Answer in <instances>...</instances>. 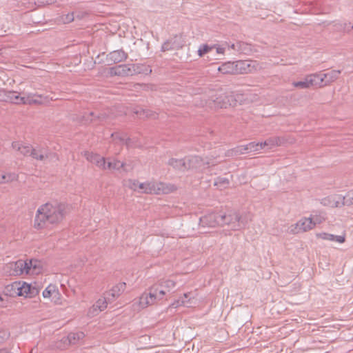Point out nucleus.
Masks as SVG:
<instances>
[{"label": "nucleus", "mask_w": 353, "mask_h": 353, "mask_svg": "<svg viewBox=\"0 0 353 353\" xmlns=\"http://www.w3.org/2000/svg\"><path fill=\"white\" fill-rule=\"evenodd\" d=\"M126 287L125 283H120L114 285L110 291L106 292L105 294L109 301L112 302L116 298L119 297L123 292H124Z\"/></svg>", "instance_id": "nucleus-19"}, {"label": "nucleus", "mask_w": 353, "mask_h": 353, "mask_svg": "<svg viewBox=\"0 0 353 353\" xmlns=\"http://www.w3.org/2000/svg\"><path fill=\"white\" fill-rule=\"evenodd\" d=\"M151 294H154V300L155 303L158 300H161L163 296L165 294V290L162 289V287L159 286L157 283L153 285L149 290Z\"/></svg>", "instance_id": "nucleus-28"}, {"label": "nucleus", "mask_w": 353, "mask_h": 353, "mask_svg": "<svg viewBox=\"0 0 353 353\" xmlns=\"http://www.w3.org/2000/svg\"><path fill=\"white\" fill-rule=\"evenodd\" d=\"M56 2V0H37L35 3H37L39 6H48L54 4Z\"/></svg>", "instance_id": "nucleus-46"}, {"label": "nucleus", "mask_w": 353, "mask_h": 353, "mask_svg": "<svg viewBox=\"0 0 353 353\" xmlns=\"http://www.w3.org/2000/svg\"><path fill=\"white\" fill-rule=\"evenodd\" d=\"M143 116H145L146 117L156 119L157 118V114L151 112L150 110H143L142 111Z\"/></svg>", "instance_id": "nucleus-47"}, {"label": "nucleus", "mask_w": 353, "mask_h": 353, "mask_svg": "<svg viewBox=\"0 0 353 353\" xmlns=\"http://www.w3.org/2000/svg\"><path fill=\"white\" fill-rule=\"evenodd\" d=\"M314 228V223L310 218L303 217L295 224L290 226L289 230L291 234H299L305 232Z\"/></svg>", "instance_id": "nucleus-8"}, {"label": "nucleus", "mask_w": 353, "mask_h": 353, "mask_svg": "<svg viewBox=\"0 0 353 353\" xmlns=\"http://www.w3.org/2000/svg\"><path fill=\"white\" fill-rule=\"evenodd\" d=\"M114 141L119 145H126L128 147L130 146V139L127 138L125 134H121L119 133L112 134Z\"/></svg>", "instance_id": "nucleus-32"}, {"label": "nucleus", "mask_w": 353, "mask_h": 353, "mask_svg": "<svg viewBox=\"0 0 353 353\" xmlns=\"http://www.w3.org/2000/svg\"><path fill=\"white\" fill-rule=\"evenodd\" d=\"M37 261L18 260L15 262H10L5 265L3 271L10 276H18L23 274H34Z\"/></svg>", "instance_id": "nucleus-3"}, {"label": "nucleus", "mask_w": 353, "mask_h": 353, "mask_svg": "<svg viewBox=\"0 0 353 353\" xmlns=\"http://www.w3.org/2000/svg\"><path fill=\"white\" fill-rule=\"evenodd\" d=\"M340 74V70H331L327 73H322L325 85H329L336 81L339 78Z\"/></svg>", "instance_id": "nucleus-29"}, {"label": "nucleus", "mask_w": 353, "mask_h": 353, "mask_svg": "<svg viewBox=\"0 0 353 353\" xmlns=\"http://www.w3.org/2000/svg\"><path fill=\"white\" fill-rule=\"evenodd\" d=\"M19 282H13L11 284L7 285L3 290V293L6 296H19V293H21V291H19Z\"/></svg>", "instance_id": "nucleus-20"}, {"label": "nucleus", "mask_w": 353, "mask_h": 353, "mask_svg": "<svg viewBox=\"0 0 353 353\" xmlns=\"http://www.w3.org/2000/svg\"><path fill=\"white\" fill-rule=\"evenodd\" d=\"M332 206L333 207V206H334V205H332ZM334 206H335V207H337V206H338V205H337V204H335V205H334Z\"/></svg>", "instance_id": "nucleus-57"}, {"label": "nucleus", "mask_w": 353, "mask_h": 353, "mask_svg": "<svg viewBox=\"0 0 353 353\" xmlns=\"http://www.w3.org/2000/svg\"><path fill=\"white\" fill-rule=\"evenodd\" d=\"M105 117H106V114H101V116H99V115H96L94 112H90L87 117L83 116V118L85 120V123H88L92 122L97 118L100 120H103Z\"/></svg>", "instance_id": "nucleus-38"}, {"label": "nucleus", "mask_w": 353, "mask_h": 353, "mask_svg": "<svg viewBox=\"0 0 353 353\" xmlns=\"http://www.w3.org/2000/svg\"><path fill=\"white\" fill-rule=\"evenodd\" d=\"M220 225H229L234 231H238L245 227L251 219L248 215H240L235 211L220 212Z\"/></svg>", "instance_id": "nucleus-2"}, {"label": "nucleus", "mask_w": 353, "mask_h": 353, "mask_svg": "<svg viewBox=\"0 0 353 353\" xmlns=\"http://www.w3.org/2000/svg\"><path fill=\"white\" fill-rule=\"evenodd\" d=\"M3 298L0 296V306H2V307L4 306V305L3 303Z\"/></svg>", "instance_id": "nucleus-54"}, {"label": "nucleus", "mask_w": 353, "mask_h": 353, "mask_svg": "<svg viewBox=\"0 0 353 353\" xmlns=\"http://www.w3.org/2000/svg\"><path fill=\"white\" fill-rule=\"evenodd\" d=\"M218 70L224 74H236V61L235 62H225L221 65L218 68Z\"/></svg>", "instance_id": "nucleus-24"}, {"label": "nucleus", "mask_w": 353, "mask_h": 353, "mask_svg": "<svg viewBox=\"0 0 353 353\" xmlns=\"http://www.w3.org/2000/svg\"><path fill=\"white\" fill-rule=\"evenodd\" d=\"M250 50V45L244 42L239 41V48H237V51L247 54Z\"/></svg>", "instance_id": "nucleus-41"}, {"label": "nucleus", "mask_w": 353, "mask_h": 353, "mask_svg": "<svg viewBox=\"0 0 353 353\" xmlns=\"http://www.w3.org/2000/svg\"><path fill=\"white\" fill-rule=\"evenodd\" d=\"M154 294L150 292L148 293H143L138 299H134L132 307L134 311L139 312L148 306L155 303L154 300Z\"/></svg>", "instance_id": "nucleus-10"}, {"label": "nucleus", "mask_w": 353, "mask_h": 353, "mask_svg": "<svg viewBox=\"0 0 353 353\" xmlns=\"http://www.w3.org/2000/svg\"><path fill=\"white\" fill-rule=\"evenodd\" d=\"M109 59L114 63H119L125 61L128 55L123 50H114L108 54Z\"/></svg>", "instance_id": "nucleus-27"}, {"label": "nucleus", "mask_w": 353, "mask_h": 353, "mask_svg": "<svg viewBox=\"0 0 353 353\" xmlns=\"http://www.w3.org/2000/svg\"><path fill=\"white\" fill-rule=\"evenodd\" d=\"M12 148L19 152L20 154L23 156H28L30 154L31 146L29 145H25L19 141H14L12 143Z\"/></svg>", "instance_id": "nucleus-25"}, {"label": "nucleus", "mask_w": 353, "mask_h": 353, "mask_svg": "<svg viewBox=\"0 0 353 353\" xmlns=\"http://www.w3.org/2000/svg\"><path fill=\"white\" fill-rule=\"evenodd\" d=\"M85 334L82 332H70L67 336L63 337L61 341L65 346L76 345L83 339Z\"/></svg>", "instance_id": "nucleus-18"}, {"label": "nucleus", "mask_w": 353, "mask_h": 353, "mask_svg": "<svg viewBox=\"0 0 353 353\" xmlns=\"http://www.w3.org/2000/svg\"><path fill=\"white\" fill-rule=\"evenodd\" d=\"M220 212L208 214L200 218V225L202 227L214 228L220 225Z\"/></svg>", "instance_id": "nucleus-13"}, {"label": "nucleus", "mask_w": 353, "mask_h": 353, "mask_svg": "<svg viewBox=\"0 0 353 353\" xmlns=\"http://www.w3.org/2000/svg\"><path fill=\"white\" fill-rule=\"evenodd\" d=\"M248 152L245 145H239L234 148L229 150L225 153L227 157H234Z\"/></svg>", "instance_id": "nucleus-31"}, {"label": "nucleus", "mask_w": 353, "mask_h": 353, "mask_svg": "<svg viewBox=\"0 0 353 353\" xmlns=\"http://www.w3.org/2000/svg\"><path fill=\"white\" fill-rule=\"evenodd\" d=\"M288 140L285 137H272L265 141L261 142V145H263V148L267 147L268 150H271L275 147L283 145Z\"/></svg>", "instance_id": "nucleus-16"}, {"label": "nucleus", "mask_w": 353, "mask_h": 353, "mask_svg": "<svg viewBox=\"0 0 353 353\" xmlns=\"http://www.w3.org/2000/svg\"><path fill=\"white\" fill-rule=\"evenodd\" d=\"M68 211V205L65 203H46L38 208L34 227L37 229H42L49 225L57 224L63 220Z\"/></svg>", "instance_id": "nucleus-1"}, {"label": "nucleus", "mask_w": 353, "mask_h": 353, "mask_svg": "<svg viewBox=\"0 0 353 353\" xmlns=\"http://www.w3.org/2000/svg\"><path fill=\"white\" fill-rule=\"evenodd\" d=\"M212 48L213 47H210L208 45H203L199 48L198 50V54L199 57H203L204 54L209 52Z\"/></svg>", "instance_id": "nucleus-44"}, {"label": "nucleus", "mask_w": 353, "mask_h": 353, "mask_svg": "<svg viewBox=\"0 0 353 353\" xmlns=\"http://www.w3.org/2000/svg\"><path fill=\"white\" fill-rule=\"evenodd\" d=\"M349 26L351 28H353V24H352L351 23H345V26Z\"/></svg>", "instance_id": "nucleus-55"}, {"label": "nucleus", "mask_w": 353, "mask_h": 353, "mask_svg": "<svg viewBox=\"0 0 353 353\" xmlns=\"http://www.w3.org/2000/svg\"><path fill=\"white\" fill-rule=\"evenodd\" d=\"M141 183H139L138 181H136V180H132V179H129L128 181H127V183H126V185L133 190L134 191H137L139 192V185Z\"/></svg>", "instance_id": "nucleus-43"}, {"label": "nucleus", "mask_w": 353, "mask_h": 353, "mask_svg": "<svg viewBox=\"0 0 353 353\" xmlns=\"http://www.w3.org/2000/svg\"><path fill=\"white\" fill-rule=\"evenodd\" d=\"M139 192L144 194H168L176 190V187L171 183L163 182L148 181L139 185Z\"/></svg>", "instance_id": "nucleus-5"}, {"label": "nucleus", "mask_w": 353, "mask_h": 353, "mask_svg": "<svg viewBox=\"0 0 353 353\" xmlns=\"http://www.w3.org/2000/svg\"><path fill=\"white\" fill-rule=\"evenodd\" d=\"M157 284L162 287V289L165 290V294L170 292L175 287V282L171 279H165L159 281Z\"/></svg>", "instance_id": "nucleus-35"}, {"label": "nucleus", "mask_w": 353, "mask_h": 353, "mask_svg": "<svg viewBox=\"0 0 353 353\" xmlns=\"http://www.w3.org/2000/svg\"><path fill=\"white\" fill-rule=\"evenodd\" d=\"M7 176H8V174L0 175V183H6Z\"/></svg>", "instance_id": "nucleus-50"}, {"label": "nucleus", "mask_w": 353, "mask_h": 353, "mask_svg": "<svg viewBox=\"0 0 353 353\" xmlns=\"http://www.w3.org/2000/svg\"><path fill=\"white\" fill-rule=\"evenodd\" d=\"M345 23H344L343 24L337 25L336 28L338 30H343V31L347 32H349L351 30L353 29V28H351L349 26H345Z\"/></svg>", "instance_id": "nucleus-49"}, {"label": "nucleus", "mask_w": 353, "mask_h": 353, "mask_svg": "<svg viewBox=\"0 0 353 353\" xmlns=\"http://www.w3.org/2000/svg\"><path fill=\"white\" fill-rule=\"evenodd\" d=\"M110 303H111V301H109V299H107L106 295L104 294V296L99 299L93 305L92 310L93 311L98 312L103 311L107 307L108 304Z\"/></svg>", "instance_id": "nucleus-30"}, {"label": "nucleus", "mask_w": 353, "mask_h": 353, "mask_svg": "<svg viewBox=\"0 0 353 353\" xmlns=\"http://www.w3.org/2000/svg\"><path fill=\"white\" fill-rule=\"evenodd\" d=\"M230 47V48L237 51V48H239V42L232 44Z\"/></svg>", "instance_id": "nucleus-52"}, {"label": "nucleus", "mask_w": 353, "mask_h": 353, "mask_svg": "<svg viewBox=\"0 0 353 353\" xmlns=\"http://www.w3.org/2000/svg\"><path fill=\"white\" fill-rule=\"evenodd\" d=\"M246 148L248 152H258L260 150L263 149V145H261V142H250L246 145Z\"/></svg>", "instance_id": "nucleus-39"}, {"label": "nucleus", "mask_w": 353, "mask_h": 353, "mask_svg": "<svg viewBox=\"0 0 353 353\" xmlns=\"http://www.w3.org/2000/svg\"><path fill=\"white\" fill-rule=\"evenodd\" d=\"M52 100V98L47 95L40 94L38 93H26L24 94L23 105H43Z\"/></svg>", "instance_id": "nucleus-9"}, {"label": "nucleus", "mask_w": 353, "mask_h": 353, "mask_svg": "<svg viewBox=\"0 0 353 353\" xmlns=\"http://www.w3.org/2000/svg\"><path fill=\"white\" fill-rule=\"evenodd\" d=\"M225 52V48H222V47H217L216 48V52L218 54H223Z\"/></svg>", "instance_id": "nucleus-51"}, {"label": "nucleus", "mask_w": 353, "mask_h": 353, "mask_svg": "<svg viewBox=\"0 0 353 353\" xmlns=\"http://www.w3.org/2000/svg\"><path fill=\"white\" fill-rule=\"evenodd\" d=\"M30 155L32 157V158L40 161H43L48 158L47 150L43 148H32L31 147Z\"/></svg>", "instance_id": "nucleus-26"}, {"label": "nucleus", "mask_w": 353, "mask_h": 353, "mask_svg": "<svg viewBox=\"0 0 353 353\" xmlns=\"http://www.w3.org/2000/svg\"><path fill=\"white\" fill-rule=\"evenodd\" d=\"M0 101L17 105H23L24 95L21 97L16 91L1 90L0 91Z\"/></svg>", "instance_id": "nucleus-11"}, {"label": "nucleus", "mask_w": 353, "mask_h": 353, "mask_svg": "<svg viewBox=\"0 0 353 353\" xmlns=\"http://www.w3.org/2000/svg\"><path fill=\"white\" fill-rule=\"evenodd\" d=\"M348 196L352 200L353 202V191L348 193Z\"/></svg>", "instance_id": "nucleus-53"}, {"label": "nucleus", "mask_w": 353, "mask_h": 353, "mask_svg": "<svg viewBox=\"0 0 353 353\" xmlns=\"http://www.w3.org/2000/svg\"><path fill=\"white\" fill-rule=\"evenodd\" d=\"M229 185V181L225 178L219 177L214 182V185L220 188H225Z\"/></svg>", "instance_id": "nucleus-40"}, {"label": "nucleus", "mask_w": 353, "mask_h": 353, "mask_svg": "<svg viewBox=\"0 0 353 353\" xmlns=\"http://www.w3.org/2000/svg\"><path fill=\"white\" fill-rule=\"evenodd\" d=\"M263 68L261 63L257 61L240 60L236 61V74L252 73Z\"/></svg>", "instance_id": "nucleus-6"}, {"label": "nucleus", "mask_w": 353, "mask_h": 353, "mask_svg": "<svg viewBox=\"0 0 353 353\" xmlns=\"http://www.w3.org/2000/svg\"><path fill=\"white\" fill-rule=\"evenodd\" d=\"M243 95L232 92H223L221 90L216 92L211 97L215 108H227L229 106H234L241 101Z\"/></svg>", "instance_id": "nucleus-4"}, {"label": "nucleus", "mask_w": 353, "mask_h": 353, "mask_svg": "<svg viewBox=\"0 0 353 353\" xmlns=\"http://www.w3.org/2000/svg\"><path fill=\"white\" fill-rule=\"evenodd\" d=\"M51 296H59L60 294L55 285H49L43 292L44 298H50Z\"/></svg>", "instance_id": "nucleus-33"}, {"label": "nucleus", "mask_w": 353, "mask_h": 353, "mask_svg": "<svg viewBox=\"0 0 353 353\" xmlns=\"http://www.w3.org/2000/svg\"><path fill=\"white\" fill-rule=\"evenodd\" d=\"M312 222L314 223V228L317 224L321 223L323 221L325 220V217L321 214H314L312 217H310Z\"/></svg>", "instance_id": "nucleus-42"}, {"label": "nucleus", "mask_w": 353, "mask_h": 353, "mask_svg": "<svg viewBox=\"0 0 353 353\" xmlns=\"http://www.w3.org/2000/svg\"><path fill=\"white\" fill-rule=\"evenodd\" d=\"M125 168V163L118 160L108 161L106 163V167L103 169L105 170H119Z\"/></svg>", "instance_id": "nucleus-34"}, {"label": "nucleus", "mask_w": 353, "mask_h": 353, "mask_svg": "<svg viewBox=\"0 0 353 353\" xmlns=\"http://www.w3.org/2000/svg\"><path fill=\"white\" fill-rule=\"evenodd\" d=\"M74 19V13L73 12H71V13H68L64 16L62 17L61 18V21L64 23H69L72 21H73Z\"/></svg>", "instance_id": "nucleus-45"}, {"label": "nucleus", "mask_w": 353, "mask_h": 353, "mask_svg": "<svg viewBox=\"0 0 353 353\" xmlns=\"http://www.w3.org/2000/svg\"><path fill=\"white\" fill-rule=\"evenodd\" d=\"M216 162H213L209 159H203L198 156H191L187 157L188 170L195 169L203 171L204 169L210 165H216Z\"/></svg>", "instance_id": "nucleus-7"}, {"label": "nucleus", "mask_w": 353, "mask_h": 353, "mask_svg": "<svg viewBox=\"0 0 353 353\" xmlns=\"http://www.w3.org/2000/svg\"><path fill=\"white\" fill-rule=\"evenodd\" d=\"M292 85L294 87L301 89H307L311 87L307 75L304 78L303 81H294L292 83Z\"/></svg>", "instance_id": "nucleus-37"}, {"label": "nucleus", "mask_w": 353, "mask_h": 353, "mask_svg": "<svg viewBox=\"0 0 353 353\" xmlns=\"http://www.w3.org/2000/svg\"><path fill=\"white\" fill-rule=\"evenodd\" d=\"M19 291H21V293H19V296L32 297L37 295L39 292V289L37 287L26 282L21 283L19 281Z\"/></svg>", "instance_id": "nucleus-17"}, {"label": "nucleus", "mask_w": 353, "mask_h": 353, "mask_svg": "<svg viewBox=\"0 0 353 353\" xmlns=\"http://www.w3.org/2000/svg\"><path fill=\"white\" fill-rule=\"evenodd\" d=\"M176 39V37H175L174 39L168 40L167 41L163 43V44L162 45V47H161L162 51L165 52V51L181 48V46L180 45H176L175 43Z\"/></svg>", "instance_id": "nucleus-36"}, {"label": "nucleus", "mask_w": 353, "mask_h": 353, "mask_svg": "<svg viewBox=\"0 0 353 353\" xmlns=\"http://www.w3.org/2000/svg\"><path fill=\"white\" fill-rule=\"evenodd\" d=\"M168 163L169 165L172 166L176 170L181 171H185L188 170L187 157L181 159L172 158L168 161Z\"/></svg>", "instance_id": "nucleus-22"}, {"label": "nucleus", "mask_w": 353, "mask_h": 353, "mask_svg": "<svg viewBox=\"0 0 353 353\" xmlns=\"http://www.w3.org/2000/svg\"><path fill=\"white\" fill-rule=\"evenodd\" d=\"M196 293L195 292H190L185 293L183 296L180 297L178 300L175 301L172 306L176 308L179 306H185L190 307L196 304Z\"/></svg>", "instance_id": "nucleus-12"}, {"label": "nucleus", "mask_w": 353, "mask_h": 353, "mask_svg": "<svg viewBox=\"0 0 353 353\" xmlns=\"http://www.w3.org/2000/svg\"><path fill=\"white\" fill-rule=\"evenodd\" d=\"M316 237L323 240L336 241L339 243H343L345 241V235L336 236L326 232H321L316 234Z\"/></svg>", "instance_id": "nucleus-21"}, {"label": "nucleus", "mask_w": 353, "mask_h": 353, "mask_svg": "<svg viewBox=\"0 0 353 353\" xmlns=\"http://www.w3.org/2000/svg\"><path fill=\"white\" fill-rule=\"evenodd\" d=\"M311 87L322 88L325 85L322 73H314L307 75Z\"/></svg>", "instance_id": "nucleus-23"}, {"label": "nucleus", "mask_w": 353, "mask_h": 353, "mask_svg": "<svg viewBox=\"0 0 353 353\" xmlns=\"http://www.w3.org/2000/svg\"><path fill=\"white\" fill-rule=\"evenodd\" d=\"M138 68V65L134 64H123L119 65L113 68L114 73L119 76H130L133 75Z\"/></svg>", "instance_id": "nucleus-15"}, {"label": "nucleus", "mask_w": 353, "mask_h": 353, "mask_svg": "<svg viewBox=\"0 0 353 353\" xmlns=\"http://www.w3.org/2000/svg\"><path fill=\"white\" fill-rule=\"evenodd\" d=\"M18 175L15 173L8 174L6 183L17 181Z\"/></svg>", "instance_id": "nucleus-48"}, {"label": "nucleus", "mask_w": 353, "mask_h": 353, "mask_svg": "<svg viewBox=\"0 0 353 353\" xmlns=\"http://www.w3.org/2000/svg\"><path fill=\"white\" fill-rule=\"evenodd\" d=\"M83 155L89 162L94 164L99 168L103 170L106 167L105 159L101 155L88 151L85 152Z\"/></svg>", "instance_id": "nucleus-14"}, {"label": "nucleus", "mask_w": 353, "mask_h": 353, "mask_svg": "<svg viewBox=\"0 0 353 353\" xmlns=\"http://www.w3.org/2000/svg\"><path fill=\"white\" fill-rule=\"evenodd\" d=\"M218 100H219V101H226V99H224V98H219Z\"/></svg>", "instance_id": "nucleus-56"}]
</instances>
